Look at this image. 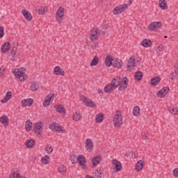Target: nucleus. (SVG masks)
<instances>
[{"label": "nucleus", "instance_id": "obj_40", "mask_svg": "<svg viewBox=\"0 0 178 178\" xmlns=\"http://www.w3.org/2000/svg\"><path fill=\"white\" fill-rule=\"evenodd\" d=\"M81 113H75L73 115L72 119L73 120H75V122H79V120H80L81 119Z\"/></svg>", "mask_w": 178, "mask_h": 178}, {"label": "nucleus", "instance_id": "obj_17", "mask_svg": "<svg viewBox=\"0 0 178 178\" xmlns=\"http://www.w3.org/2000/svg\"><path fill=\"white\" fill-rule=\"evenodd\" d=\"M22 13L24 19H26V20H27L28 22H31V20H33V16L31 15V13L27 11V10H23L22 11Z\"/></svg>", "mask_w": 178, "mask_h": 178}, {"label": "nucleus", "instance_id": "obj_42", "mask_svg": "<svg viewBox=\"0 0 178 178\" xmlns=\"http://www.w3.org/2000/svg\"><path fill=\"white\" fill-rule=\"evenodd\" d=\"M133 115H134V116H136V117L138 116V115H140V106H136L134 108Z\"/></svg>", "mask_w": 178, "mask_h": 178}, {"label": "nucleus", "instance_id": "obj_48", "mask_svg": "<svg viewBox=\"0 0 178 178\" xmlns=\"http://www.w3.org/2000/svg\"><path fill=\"white\" fill-rule=\"evenodd\" d=\"M52 151H54V149L51 146H47L45 149L47 154H51Z\"/></svg>", "mask_w": 178, "mask_h": 178}, {"label": "nucleus", "instance_id": "obj_47", "mask_svg": "<svg viewBox=\"0 0 178 178\" xmlns=\"http://www.w3.org/2000/svg\"><path fill=\"white\" fill-rule=\"evenodd\" d=\"M168 111H169V112H170V113H172V115H176L177 108L169 107Z\"/></svg>", "mask_w": 178, "mask_h": 178}, {"label": "nucleus", "instance_id": "obj_7", "mask_svg": "<svg viewBox=\"0 0 178 178\" xmlns=\"http://www.w3.org/2000/svg\"><path fill=\"white\" fill-rule=\"evenodd\" d=\"M161 27H162L161 22H154L148 26V29L150 30V31H155Z\"/></svg>", "mask_w": 178, "mask_h": 178}, {"label": "nucleus", "instance_id": "obj_41", "mask_svg": "<svg viewBox=\"0 0 178 178\" xmlns=\"http://www.w3.org/2000/svg\"><path fill=\"white\" fill-rule=\"evenodd\" d=\"M90 34H93V35H97L99 37L101 35V31L98 29L97 28H94L91 31Z\"/></svg>", "mask_w": 178, "mask_h": 178}, {"label": "nucleus", "instance_id": "obj_18", "mask_svg": "<svg viewBox=\"0 0 178 178\" xmlns=\"http://www.w3.org/2000/svg\"><path fill=\"white\" fill-rule=\"evenodd\" d=\"M168 92H169V88L164 87L157 92V96L160 97V98H163V97H165Z\"/></svg>", "mask_w": 178, "mask_h": 178}, {"label": "nucleus", "instance_id": "obj_9", "mask_svg": "<svg viewBox=\"0 0 178 178\" xmlns=\"http://www.w3.org/2000/svg\"><path fill=\"white\" fill-rule=\"evenodd\" d=\"M135 66H136V58H134V56H132L128 60L127 70H129V72H131V70L134 69Z\"/></svg>", "mask_w": 178, "mask_h": 178}, {"label": "nucleus", "instance_id": "obj_45", "mask_svg": "<svg viewBox=\"0 0 178 178\" xmlns=\"http://www.w3.org/2000/svg\"><path fill=\"white\" fill-rule=\"evenodd\" d=\"M99 38V36L94 35L92 33H90L89 35V38L91 41H97V40H98Z\"/></svg>", "mask_w": 178, "mask_h": 178}, {"label": "nucleus", "instance_id": "obj_44", "mask_svg": "<svg viewBox=\"0 0 178 178\" xmlns=\"http://www.w3.org/2000/svg\"><path fill=\"white\" fill-rule=\"evenodd\" d=\"M49 156H43L41 159L42 163H44V165H49Z\"/></svg>", "mask_w": 178, "mask_h": 178}, {"label": "nucleus", "instance_id": "obj_62", "mask_svg": "<svg viewBox=\"0 0 178 178\" xmlns=\"http://www.w3.org/2000/svg\"><path fill=\"white\" fill-rule=\"evenodd\" d=\"M86 178H94V177H91L90 175H87V177Z\"/></svg>", "mask_w": 178, "mask_h": 178}, {"label": "nucleus", "instance_id": "obj_37", "mask_svg": "<svg viewBox=\"0 0 178 178\" xmlns=\"http://www.w3.org/2000/svg\"><path fill=\"white\" fill-rule=\"evenodd\" d=\"M159 5L161 9H162L163 10H165V9H166L167 4L165 0H159Z\"/></svg>", "mask_w": 178, "mask_h": 178}, {"label": "nucleus", "instance_id": "obj_53", "mask_svg": "<svg viewBox=\"0 0 178 178\" xmlns=\"http://www.w3.org/2000/svg\"><path fill=\"white\" fill-rule=\"evenodd\" d=\"M162 51H163V46H159L156 48V52H158V54H159L160 52H162Z\"/></svg>", "mask_w": 178, "mask_h": 178}, {"label": "nucleus", "instance_id": "obj_19", "mask_svg": "<svg viewBox=\"0 0 178 178\" xmlns=\"http://www.w3.org/2000/svg\"><path fill=\"white\" fill-rule=\"evenodd\" d=\"M113 67H117V69H122L123 67V62L118 58L113 61Z\"/></svg>", "mask_w": 178, "mask_h": 178}, {"label": "nucleus", "instance_id": "obj_8", "mask_svg": "<svg viewBox=\"0 0 178 178\" xmlns=\"http://www.w3.org/2000/svg\"><path fill=\"white\" fill-rule=\"evenodd\" d=\"M49 129L54 131H57L58 133H65V129H63V127L59 125V124H51L49 127Z\"/></svg>", "mask_w": 178, "mask_h": 178}, {"label": "nucleus", "instance_id": "obj_24", "mask_svg": "<svg viewBox=\"0 0 178 178\" xmlns=\"http://www.w3.org/2000/svg\"><path fill=\"white\" fill-rule=\"evenodd\" d=\"M9 49H10V43H9V42H5L1 46V52L3 54L8 52V51H9Z\"/></svg>", "mask_w": 178, "mask_h": 178}, {"label": "nucleus", "instance_id": "obj_32", "mask_svg": "<svg viewBox=\"0 0 178 178\" xmlns=\"http://www.w3.org/2000/svg\"><path fill=\"white\" fill-rule=\"evenodd\" d=\"M159 81H161V78L159 76H156L151 79V85L152 86H158L159 84Z\"/></svg>", "mask_w": 178, "mask_h": 178}, {"label": "nucleus", "instance_id": "obj_22", "mask_svg": "<svg viewBox=\"0 0 178 178\" xmlns=\"http://www.w3.org/2000/svg\"><path fill=\"white\" fill-rule=\"evenodd\" d=\"M43 127H44V123L42 122H35L33 124V130L42 131Z\"/></svg>", "mask_w": 178, "mask_h": 178}, {"label": "nucleus", "instance_id": "obj_27", "mask_svg": "<svg viewBox=\"0 0 178 178\" xmlns=\"http://www.w3.org/2000/svg\"><path fill=\"white\" fill-rule=\"evenodd\" d=\"M104 119H105V117L104 116V113H99L96 115L95 120L97 123H102V122H104Z\"/></svg>", "mask_w": 178, "mask_h": 178}, {"label": "nucleus", "instance_id": "obj_12", "mask_svg": "<svg viewBox=\"0 0 178 178\" xmlns=\"http://www.w3.org/2000/svg\"><path fill=\"white\" fill-rule=\"evenodd\" d=\"M111 163L113 165V168H115L116 172H120V170H122V163L120 161L113 159L111 161Z\"/></svg>", "mask_w": 178, "mask_h": 178}, {"label": "nucleus", "instance_id": "obj_52", "mask_svg": "<svg viewBox=\"0 0 178 178\" xmlns=\"http://www.w3.org/2000/svg\"><path fill=\"white\" fill-rule=\"evenodd\" d=\"M35 134L37 136V137L40 138L41 136L42 135V131H35Z\"/></svg>", "mask_w": 178, "mask_h": 178}, {"label": "nucleus", "instance_id": "obj_26", "mask_svg": "<svg viewBox=\"0 0 178 178\" xmlns=\"http://www.w3.org/2000/svg\"><path fill=\"white\" fill-rule=\"evenodd\" d=\"M144 161L140 160L137 162L136 165V170L138 172H140V170H142L143 168H144Z\"/></svg>", "mask_w": 178, "mask_h": 178}, {"label": "nucleus", "instance_id": "obj_54", "mask_svg": "<svg viewBox=\"0 0 178 178\" xmlns=\"http://www.w3.org/2000/svg\"><path fill=\"white\" fill-rule=\"evenodd\" d=\"M5 74V68L3 67H0V76H3Z\"/></svg>", "mask_w": 178, "mask_h": 178}, {"label": "nucleus", "instance_id": "obj_55", "mask_svg": "<svg viewBox=\"0 0 178 178\" xmlns=\"http://www.w3.org/2000/svg\"><path fill=\"white\" fill-rule=\"evenodd\" d=\"M133 155H134V154H133V152H131V151L127 152L125 154V156H133Z\"/></svg>", "mask_w": 178, "mask_h": 178}, {"label": "nucleus", "instance_id": "obj_51", "mask_svg": "<svg viewBox=\"0 0 178 178\" xmlns=\"http://www.w3.org/2000/svg\"><path fill=\"white\" fill-rule=\"evenodd\" d=\"M174 177H178V168H175L172 171Z\"/></svg>", "mask_w": 178, "mask_h": 178}, {"label": "nucleus", "instance_id": "obj_56", "mask_svg": "<svg viewBox=\"0 0 178 178\" xmlns=\"http://www.w3.org/2000/svg\"><path fill=\"white\" fill-rule=\"evenodd\" d=\"M175 72L176 76H177L178 75V65L175 67Z\"/></svg>", "mask_w": 178, "mask_h": 178}, {"label": "nucleus", "instance_id": "obj_31", "mask_svg": "<svg viewBox=\"0 0 178 178\" xmlns=\"http://www.w3.org/2000/svg\"><path fill=\"white\" fill-rule=\"evenodd\" d=\"M25 129H26V131H30L31 130H32V129H33V122H31V121L30 120H28L26 122Z\"/></svg>", "mask_w": 178, "mask_h": 178}, {"label": "nucleus", "instance_id": "obj_57", "mask_svg": "<svg viewBox=\"0 0 178 178\" xmlns=\"http://www.w3.org/2000/svg\"><path fill=\"white\" fill-rule=\"evenodd\" d=\"M142 138H143V140H147V135H143L142 136Z\"/></svg>", "mask_w": 178, "mask_h": 178}, {"label": "nucleus", "instance_id": "obj_3", "mask_svg": "<svg viewBox=\"0 0 178 178\" xmlns=\"http://www.w3.org/2000/svg\"><path fill=\"white\" fill-rule=\"evenodd\" d=\"M119 91H124L126 88H127V86H129V79L127 77L124 76L122 79L120 78V83L118 84Z\"/></svg>", "mask_w": 178, "mask_h": 178}, {"label": "nucleus", "instance_id": "obj_43", "mask_svg": "<svg viewBox=\"0 0 178 178\" xmlns=\"http://www.w3.org/2000/svg\"><path fill=\"white\" fill-rule=\"evenodd\" d=\"M58 170L59 172V173H62L63 175H65L66 173V167H65V165H61L58 167Z\"/></svg>", "mask_w": 178, "mask_h": 178}, {"label": "nucleus", "instance_id": "obj_64", "mask_svg": "<svg viewBox=\"0 0 178 178\" xmlns=\"http://www.w3.org/2000/svg\"><path fill=\"white\" fill-rule=\"evenodd\" d=\"M95 175H99V172L98 171H97V172H95Z\"/></svg>", "mask_w": 178, "mask_h": 178}, {"label": "nucleus", "instance_id": "obj_38", "mask_svg": "<svg viewBox=\"0 0 178 178\" xmlns=\"http://www.w3.org/2000/svg\"><path fill=\"white\" fill-rule=\"evenodd\" d=\"M99 63V58L95 56L91 61L90 66H97Z\"/></svg>", "mask_w": 178, "mask_h": 178}, {"label": "nucleus", "instance_id": "obj_61", "mask_svg": "<svg viewBox=\"0 0 178 178\" xmlns=\"http://www.w3.org/2000/svg\"><path fill=\"white\" fill-rule=\"evenodd\" d=\"M102 172H99V176H98L97 178H101V177H102Z\"/></svg>", "mask_w": 178, "mask_h": 178}, {"label": "nucleus", "instance_id": "obj_36", "mask_svg": "<svg viewBox=\"0 0 178 178\" xmlns=\"http://www.w3.org/2000/svg\"><path fill=\"white\" fill-rule=\"evenodd\" d=\"M120 81V77L119 76H115V79H113L111 81V84H115V88H117V87L119 86V83Z\"/></svg>", "mask_w": 178, "mask_h": 178}, {"label": "nucleus", "instance_id": "obj_46", "mask_svg": "<svg viewBox=\"0 0 178 178\" xmlns=\"http://www.w3.org/2000/svg\"><path fill=\"white\" fill-rule=\"evenodd\" d=\"M10 178H20V174L14 172L13 174L10 175Z\"/></svg>", "mask_w": 178, "mask_h": 178}, {"label": "nucleus", "instance_id": "obj_63", "mask_svg": "<svg viewBox=\"0 0 178 178\" xmlns=\"http://www.w3.org/2000/svg\"><path fill=\"white\" fill-rule=\"evenodd\" d=\"M176 115L178 116V108H177Z\"/></svg>", "mask_w": 178, "mask_h": 178}, {"label": "nucleus", "instance_id": "obj_50", "mask_svg": "<svg viewBox=\"0 0 178 178\" xmlns=\"http://www.w3.org/2000/svg\"><path fill=\"white\" fill-rule=\"evenodd\" d=\"M4 31L5 29H3V26H0V38H2V37H3Z\"/></svg>", "mask_w": 178, "mask_h": 178}, {"label": "nucleus", "instance_id": "obj_13", "mask_svg": "<svg viewBox=\"0 0 178 178\" xmlns=\"http://www.w3.org/2000/svg\"><path fill=\"white\" fill-rule=\"evenodd\" d=\"M33 104H34V100L31 98L23 99L21 102V105L23 108H25V106H31Z\"/></svg>", "mask_w": 178, "mask_h": 178}, {"label": "nucleus", "instance_id": "obj_39", "mask_svg": "<svg viewBox=\"0 0 178 178\" xmlns=\"http://www.w3.org/2000/svg\"><path fill=\"white\" fill-rule=\"evenodd\" d=\"M135 79L140 81L143 79V72L140 71H138L135 73L134 75Z\"/></svg>", "mask_w": 178, "mask_h": 178}, {"label": "nucleus", "instance_id": "obj_5", "mask_svg": "<svg viewBox=\"0 0 178 178\" xmlns=\"http://www.w3.org/2000/svg\"><path fill=\"white\" fill-rule=\"evenodd\" d=\"M126 9H127V4H122L115 7L113 10V15H119L122 13V12H124Z\"/></svg>", "mask_w": 178, "mask_h": 178}, {"label": "nucleus", "instance_id": "obj_59", "mask_svg": "<svg viewBox=\"0 0 178 178\" xmlns=\"http://www.w3.org/2000/svg\"><path fill=\"white\" fill-rule=\"evenodd\" d=\"M71 162H72V163L74 164V163H76V160L71 159Z\"/></svg>", "mask_w": 178, "mask_h": 178}, {"label": "nucleus", "instance_id": "obj_30", "mask_svg": "<svg viewBox=\"0 0 178 178\" xmlns=\"http://www.w3.org/2000/svg\"><path fill=\"white\" fill-rule=\"evenodd\" d=\"M35 11L38 13L39 15H44L47 12L45 7L37 6L35 7Z\"/></svg>", "mask_w": 178, "mask_h": 178}, {"label": "nucleus", "instance_id": "obj_23", "mask_svg": "<svg viewBox=\"0 0 178 178\" xmlns=\"http://www.w3.org/2000/svg\"><path fill=\"white\" fill-rule=\"evenodd\" d=\"M0 122L5 127H8V126H9V118L6 115L0 117Z\"/></svg>", "mask_w": 178, "mask_h": 178}, {"label": "nucleus", "instance_id": "obj_49", "mask_svg": "<svg viewBox=\"0 0 178 178\" xmlns=\"http://www.w3.org/2000/svg\"><path fill=\"white\" fill-rule=\"evenodd\" d=\"M17 51V46L14 45L12 48L11 55H16Z\"/></svg>", "mask_w": 178, "mask_h": 178}, {"label": "nucleus", "instance_id": "obj_1", "mask_svg": "<svg viewBox=\"0 0 178 178\" xmlns=\"http://www.w3.org/2000/svg\"><path fill=\"white\" fill-rule=\"evenodd\" d=\"M113 124L115 127H120L123 124V117L122 116V112L117 111L116 115H115L113 120Z\"/></svg>", "mask_w": 178, "mask_h": 178}, {"label": "nucleus", "instance_id": "obj_14", "mask_svg": "<svg viewBox=\"0 0 178 178\" xmlns=\"http://www.w3.org/2000/svg\"><path fill=\"white\" fill-rule=\"evenodd\" d=\"M76 162L79 163L81 166H82V169H86L87 165H86V157L84 156H78L76 158Z\"/></svg>", "mask_w": 178, "mask_h": 178}, {"label": "nucleus", "instance_id": "obj_20", "mask_svg": "<svg viewBox=\"0 0 178 178\" xmlns=\"http://www.w3.org/2000/svg\"><path fill=\"white\" fill-rule=\"evenodd\" d=\"M113 57L108 55L105 58V65L108 67H110V66H113Z\"/></svg>", "mask_w": 178, "mask_h": 178}, {"label": "nucleus", "instance_id": "obj_11", "mask_svg": "<svg viewBox=\"0 0 178 178\" xmlns=\"http://www.w3.org/2000/svg\"><path fill=\"white\" fill-rule=\"evenodd\" d=\"M86 148L88 152H91L92 149H94V143H92V140H91L90 138L86 139Z\"/></svg>", "mask_w": 178, "mask_h": 178}, {"label": "nucleus", "instance_id": "obj_2", "mask_svg": "<svg viewBox=\"0 0 178 178\" xmlns=\"http://www.w3.org/2000/svg\"><path fill=\"white\" fill-rule=\"evenodd\" d=\"M13 74L19 81H24L27 79V75H26V73L22 70H13Z\"/></svg>", "mask_w": 178, "mask_h": 178}, {"label": "nucleus", "instance_id": "obj_58", "mask_svg": "<svg viewBox=\"0 0 178 178\" xmlns=\"http://www.w3.org/2000/svg\"><path fill=\"white\" fill-rule=\"evenodd\" d=\"M176 77V75H175V73H172L171 75V79L173 80Z\"/></svg>", "mask_w": 178, "mask_h": 178}, {"label": "nucleus", "instance_id": "obj_15", "mask_svg": "<svg viewBox=\"0 0 178 178\" xmlns=\"http://www.w3.org/2000/svg\"><path fill=\"white\" fill-rule=\"evenodd\" d=\"M54 96L55 95L50 94L48 95L47 97H45L44 102L43 103V106H44V108H47V106H49V104H51V101H52V98H54Z\"/></svg>", "mask_w": 178, "mask_h": 178}, {"label": "nucleus", "instance_id": "obj_16", "mask_svg": "<svg viewBox=\"0 0 178 178\" xmlns=\"http://www.w3.org/2000/svg\"><path fill=\"white\" fill-rule=\"evenodd\" d=\"M54 73L56 76H65V71L59 66L54 67Z\"/></svg>", "mask_w": 178, "mask_h": 178}, {"label": "nucleus", "instance_id": "obj_4", "mask_svg": "<svg viewBox=\"0 0 178 178\" xmlns=\"http://www.w3.org/2000/svg\"><path fill=\"white\" fill-rule=\"evenodd\" d=\"M65 16V8L62 6L59 7L56 13V19L59 24L62 23L63 17Z\"/></svg>", "mask_w": 178, "mask_h": 178}, {"label": "nucleus", "instance_id": "obj_6", "mask_svg": "<svg viewBox=\"0 0 178 178\" xmlns=\"http://www.w3.org/2000/svg\"><path fill=\"white\" fill-rule=\"evenodd\" d=\"M126 9H127V4H122L115 7L113 10V15H119L122 13V12H124Z\"/></svg>", "mask_w": 178, "mask_h": 178}, {"label": "nucleus", "instance_id": "obj_34", "mask_svg": "<svg viewBox=\"0 0 178 178\" xmlns=\"http://www.w3.org/2000/svg\"><path fill=\"white\" fill-rule=\"evenodd\" d=\"M26 145L27 148H33V147H34V145H35V141H34V140H33V139L28 140L26 142Z\"/></svg>", "mask_w": 178, "mask_h": 178}, {"label": "nucleus", "instance_id": "obj_21", "mask_svg": "<svg viewBox=\"0 0 178 178\" xmlns=\"http://www.w3.org/2000/svg\"><path fill=\"white\" fill-rule=\"evenodd\" d=\"M115 88V83H108L104 87V91L108 94H111Z\"/></svg>", "mask_w": 178, "mask_h": 178}, {"label": "nucleus", "instance_id": "obj_29", "mask_svg": "<svg viewBox=\"0 0 178 178\" xmlns=\"http://www.w3.org/2000/svg\"><path fill=\"white\" fill-rule=\"evenodd\" d=\"M101 156H95L92 159V163L93 166H97V165H99V162H101Z\"/></svg>", "mask_w": 178, "mask_h": 178}, {"label": "nucleus", "instance_id": "obj_25", "mask_svg": "<svg viewBox=\"0 0 178 178\" xmlns=\"http://www.w3.org/2000/svg\"><path fill=\"white\" fill-rule=\"evenodd\" d=\"M55 108L56 112H58V113H63V114L66 113V110L65 109V107H63L62 104L55 106Z\"/></svg>", "mask_w": 178, "mask_h": 178}, {"label": "nucleus", "instance_id": "obj_10", "mask_svg": "<svg viewBox=\"0 0 178 178\" xmlns=\"http://www.w3.org/2000/svg\"><path fill=\"white\" fill-rule=\"evenodd\" d=\"M81 99L86 106H90V108H92V106H95V104H94V102H92V100L86 97L85 96H81Z\"/></svg>", "mask_w": 178, "mask_h": 178}, {"label": "nucleus", "instance_id": "obj_28", "mask_svg": "<svg viewBox=\"0 0 178 178\" xmlns=\"http://www.w3.org/2000/svg\"><path fill=\"white\" fill-rule=\"evenodd\" d=\"M11 98H12V92H7L6 96L3 99H1V102H2V104H5V102H8V101H9V99H10Z\"/></svg>", "mask_w": 178, "mask_h": 178}, {"label": "nucleus", "instance_id": "obj_35", "mask_svg": "<svg viewBox=\"0 0 178 178\" xmlns=\"http://www.w3.org/2000/svg\"><path fill=\"white\" fill-rule=\"evenodd\" d=\"M40 88V85L37 82H33L30 86L31 91H37Z\"/></svg>", "mask_w": 178, "mask_h": 178}, {"label": "nucleus", "instance_id": "obj_60", "mask_svg": "<svg viewBox=\"0 0 178 178\" xmlns=\"http://www.w3.org/2000/svg\"><path fill=\"white\" fill-rule=\"evenodd\" d=\"M98 92H99V94H103V92H102V90H98Z\"/></svg>", "mask_w": 178, "mask_h": 178}, {"label": "nucleus", "instance_id": "obj_33", "mask_svg": "<svg viewBox=\"0 0 178 178\" xmlns=\"http://www.w3.org/2000/svg\"><path fill=\"white\" fill-rule=\"evenodd\" d=\"M152 44V42L151 40L145 39L142 41L141 44L143 47H145V48H147V47H151V44Z\"/></svg>", "mask_w": 178, "mask_h": 178}]
</instances>
